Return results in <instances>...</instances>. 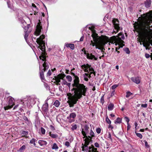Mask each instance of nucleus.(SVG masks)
<instances>
[{
	"mask_svg": "<svg viewBox=\"0 0 152 152\" xmlns=\"http://www.w3.org/2000/svg\"><path fill=\"white\" fill-rule=\"evenodd\" d=\"M144 142H145V146L147 148H149V146L148 145L147 142L146 140H144Z\"/></svg>",
	"mask_w": 152,
	"mask_h": 152,
	"instance_id": "obj_45",
	"label": "nucleus"
},
{
	"mask_svg": "<svg viewBox=\"0 0 152 152\" xmlns=\"http://www.w3.org/2000/svg\"><path fill=\"white\" fill-rule=\"evenodd\" d=\"M18 105H15L13 108V110H14L16 108H17V107H18Z\"/></svg>",
	"mask_w": 152,
	"mask_h": 152,
	"instance_id": "obj_60",
	"label": "nucleus"
},
{
	"mask_svg": "<svg viewBox=\"0 0 152 152\" xmlns=\"http://www.w3.org/2000/svg\"><path fill=\"white\" fill-rule=\"evenodd\" d=\"M119 86L118 84H115L111 87V89L113 90H114L117 87H118Z\"/></svg>",
	"mask_w": 152,
	"mask_h": 152,
	"instance_id": "obj_38",
	"label": "nucleus"
},
{
	"mask_svg": "<svg viewBox=\"0 0 152 152\" xmlns=\"http://www.w3.org/2000/svg\"><path fill=\"white\" fill-rule=\"evenodd\" d=\"M42 29V27L41 23L40 22V20H39V22L38 23L36 27V30L34 32L35 34L37 36L39 35L40 34Z\"/></svg>",
	"mask_w": 152,
	"mask_h": 152,
	"instance_id": "obj_9",
	"label": "nucleus"
},
{
	"mask_svg": "<svg viewBox=\"0 0 152 152\" xmlns=\"http://www.w3.org/2000/svg\"><path fill=\"white\" fill-rule=\"evenodd\" d=\"M58 147L56 143H54L52 147V149H53L57 150L58 149Z\"/></svg>",
	"mask_w": 152,
	"mask_h": 152,
	"instance_id": "obj_29",
	"label": "nucleus"
},
{
	"mask_svg": "<svg viewBox=\"0 0 152 152\" xmlns=\"http://www.w3.org/2000/svg\"><path fill=\"white\" fill-rule=\"evenodd\" d=\"M101 102L102 104L104 103V99H103V98H102V97L101 98Z\"/></svg>",
	"mask_w": 152,
	"mask_h": 152,
	"instance_id": "obj_54",
	"label": "nucleus"
},
{
	"mask_svg": "<svg viewBox=\"0 0 152 152\" xmlns=\"http://www.w3.org/2000/svg\"><path fill=\"white\" fill-rule=\"evenodd\" d=\"M124 118L125 119L127 123H129V118L126 117H124Z\"/></svg>",
	"mask_w": 152,
	"mask_h": 152,
	"instance_id": "obj_48",
	"label": "nucleus"
},
{
	"mask_svg": "<svg viewBox=\"0 0 152 152\" xmlns=\"http://www.w3.org/2000/svg\"><path fill=\"white\" fill-rule=\"evenodd\" d=\"M35 140H36L35 139H34V138H33L30 140V143L31 144H33L35 146L36 145V144L35 143Z\"/></svg>",
	"mask_w": 152,
	"mask_h": 152,
	"instance_id": "obj_34",
	"label": "nucleus"
},
{
	"mask_svg": "<svg viewBox=\"0 0 152 152\" xmlns=\"http://www.w3.org/2000/svg\"><path fill=\"white\" fill-rule=\"evenodd\" d=\"M45 38L44 35H42L38 39H37L36 42L38 44H41V43H42L43 41L42 40Z\"/></svg>",
	"mask_w": 152,
	"mask_h": 152,
	"instance_id": "obj_16",
	"label": "nucleus"
},
{
	"mask_svg": "<svg viewBox=\"0 0 152 152\" xmlns=\"http://www.w3.org/2000/svg\"><path fill=\"white\" fill-rule=\"evenodd\" d=\"M89 135L90 136L88 135V137L90 138L89 137H90L91 139V137H94V134L92 130L90 131V132L89 133Z\"/></svg>",
	"mask_w": 152,
	"mask_h": 152,
	"instance_id": "obj_27",
	"label": "nucleus"
},
{
	"mask_svg": "<svg viewBox=\"0 0 152 152\" xmlns=\"http://www.w3.org/2000/svg\"><path fill=\"white\" fill-rule=\"evenodd\" d=\"M89 152H98V151H97V149L96 148L93 147V148L89 151Z\"/></svg>",
	"mask_w": 152,
	"mask_h": 152,
	"instance_id": "obj_33",
	"label": "nucleus"
},
{
	"mask_svg": "<svg viewBox=\"0 0 152 152\" xmlns=\"http://www.w3.org/2000/svg\"><path fill=\"white\" fill-rule=\"evenodd\" d=\"M149 44L148 43V44L147 45H146V46L145 47V48H146V50L148 49V48L147 46H149Z\"/></svg>",
	"mask_w": 152,
	"mask_h": 152,
	"instance_id": "obj_64",
	"label": "nucleus"
},
{
	"mask_svg": "<svg viewBox=\"0 0 152 152\" xmlns=\"http://www.w3.org/2000/svg\"><path fill=\"white\" fill-rule=\"evenodd\" d=\"M89 127L87 125H85L84 128L83 129L82 133L84 136L83 138H86V137L88 138L86 136V134H88L89 132Z\"/></svg>",
	"mask_w": 152,
	"mask_h": 152,
	"instance_id": "obj_10",
	"label": "nucleus"
},
{
	"mask_svg": "<svg viewBox=\"0 0 152 152\" xmlns=\"http://www.w3.org/2000/svg\"><path fill=\"white\" fill-rule=\"evenodd\" d=\"M109 128H111V129H113V127L110 124L108 126Z\"/></svg>",
	"mask_w": 152,
	"mask_h": 152,
	"instance_id": "obj_59",
	"label": "nucleus"
},
{
	"mask_svg": "<svg viewBox=\"0 0 152 152\" xmlns=\"http://www.w3.org/2000/svg\"><path fill=\"white\" fill-rule=\"evenodd\" d=\"M148 105L147 104H142L141 105V107L144 108H146L147 107Z\"/></svg>",
	"mask_w": 152,
	"mask_h": 152,
	"instance_id": "obj_50",
	"label": "nucleus"
},
{
	"mask_svg": "<svg viewBox=\"0 0 152 152\" xmlns=\"http://www.w3.org/2000/svg\"><path fill=\"white\" fill-rule=\"evenodd\" d=\"M94 145L96 147H99V144L97 142L95 143L94 144Z\"/></svg>",
	"mask_w": 152,
	"mask_h": 152,
	"instance_id": "obj_52",
	"label": "nucleus"
},
{
	"mask_svg": "<svg viewBox=\"0 0 152 152\" xmlns=\"http://www.w3.org/2000/svg\"><path fill=\"white\" fill-rule=\"evenodd\" d=\"M66 78L69 82H71L72 80V77L70 75H67L66 76Z\"/></svg>",
	"mask_w": 152,
	"mask_h": 152,
	"instance_id": "obj_32",
	"label": "nucleus"
},
{
	"mask_svg": "<svg viewBox=\"0 0 152 152\" xmlns=\"http://www.w3.org/2000/svg\"><path fill=\"white\" fill-rule=\"evenodd\" d=\"M40 130L42 133V134H45V130L44 128H43L42 127H41V128Z\"/></svg>",
	"mask_w": 152,
	"mask_h": 152,
	"instance_id": "obj_36",
	"label": "nucleus"
},
{
	"mask_svg": "<svg viewBox=\"0 0 152 152\" xmlns=\"http://www.w3.org/2000/svg\"><path fill=\"white\" fill-rule=\"evenodd\" d=\"M25 148L26 146L24 145H23L20 148V150H23L25 149Z\"/></svg>",
	"mask_w": 152,
	"mask_h": 152,
	"instance_id": "obj_47",
	"label": "nucleus"
},
{
	"mask_svg": "<svg viewBox=\"0 0 152 152\" xmlns=\"http://www.w3.org/2000/svg\"><path fill=\"white\" fill-rule=\"evenodd\" d=\"M43 66L44 69L42 70V72H40V76L41 79H43L44 78V72H45L49 68V66L47 64L44 62L43 64Z\"/></svg>",
	"mask_w": 152,
	"mask_h": 152,
	"instance_id": "obj_11",
	"label": "nucleus"
},
{
	"mask_svg": "<svg viewBox=\"0 0 152 152\" xmlns=\"http://www.w3.org/2000/svg\"><path fill=\"white\" fill-rule=\"evenodd\" d=\"M66 46L67 48L69 47L72 50L74 49L75 48L74 45L73 44H66Z\"/></svg>",
	"mask_w": 152,
	"mask_h": 152,
	"instance_id": "obj_22",
	"label": "nucleus"
},
{
	"mask_svg": "<svg viewBox=\"0 0 152 152\" xmlns=\"http://www.w3.org/2000/svg\"><path fill=\"white\" fill-rule=\"evenodd\" d=\"M131 79L132 82L137 84H139L140 82V78L139 77H132Z\"/></svg>",
	"mask_w": 152,
	"mask_h": 152,
	"instance_id": "obj_15",
	"label": "nucleus"
},
{
	"mask_svg": "<svg viewBox=\"0 0 152 152\" xmlns=\"http://www.w3.org/2000/svg\"><path fill=\"white\" fill-rule=\"evenodd\" d=\"M110 116L111 117H113L115 116V115L114 114H110Z\"/></svg>",
	"mask_w": 152,
	"mask_h": 152,
	"instance_id": "obj_63",
	"label": "nucleus"
},
{
	"mask_svg": "<svg viewBox=\"0 0 152 152\" xmlns=\"http://www.w3.org/2000/svg\"><path fill=\"white\" fill-rule=\"evenodd\" d=\"M124 51L126 52L127 54H129L130 53V51L128 48H126L124 49Z\"/></svg>",
	"mask_w": 152,
	"mask_h": 152,
	"instance_id": "obj_37",
	"label": "nucleus"
},
{
	"mask_svg": "<svg viewBox=\"0 0 152 152\" xmlns=\"http://www.w3.org/2000/svg\"><path fill=\"white\" fill-rule=\"evenodd\" d=\"M94 29L92 30V34L91 36L93 39V41H91L90 45L93 46H95V48L101 50L102 52H104L105 49L103 47L107 42H110L109 39L103 37H99L98 34L96 33Z\"/></svg>",
	"mask_w": 152,
	"mask_h": 152,
	"instance_id": "obj_3",
	"label": "nucleus"
},
{
	"mask_svg": "<svg viewBox=\"0 0 152 152\" xmlns=\"http://www.w3.org/2000/svg\"><path fill=\"white\" fill-rule=\"evenodd\" d=\"M106 122L109 124H110L111 123V121L108 118V117L107 116L106 118Z\"/></svg>",
	"mask_w": 152,
	"mask_h": 152,
	"instance_id": "obj_39",
	"label": "nucleus"
},
{
	"mask_svg": "<svg viewBox=\"0 0 152 152\" xmlns=\"http://www.w3.org/2000/svg\"><path fill=\"white\" fill-rule=\"evenodd\" d=\"M65 75L64 74H59L56 77H57L58 78L60 79H62L63 80H64L63 79L65 77Z\"/></svg>",
	"mask_w": 152,
	"mask_h": 152,
	"instance_id": "obj_23",
	"label": "nucleus"
},
{
	"mask_svg": "<svg viewBox=\"0 0 152 152\" xmlns=\"http://www.w3.org/2000/svg\"><path fill=\"white\" fill-rule=\"evenodd\" d=\"M145 130L144 129H140V131L141 132H144Z\"/></svg>",
	"mask_w": 152,
	"mask_h": 152,
	"instance_id": "obj_62",
	"label": "nucleus"
},
{
	"mask_svg": "<svg viewBox=\"0 0 152 152\" xmlns=\"http://www.w3.org/2000/svg\"><path fill=\"white\" fill-rule=\"evenodd\" d=\"M137 135L138 137H139L140 139L142 138V135L140 133H137L136 134Z\"/></svg>",
	"mask_w": 152,
	"mask_h": 152,
	"instance_id": "obj_46",
	"label": "nucleus"
},
{
	"mask_svg": "<svg viewBox=\"0 0 152 152\" xmlns=\"http://www.w3.org/2000/svg\"><path fill=\"white\" fill-rule=\"evenodd\" d=\"M62 85H66L69 87H70L71 86V83H68L65 80H63L61 83Z\"/></svg>",
	"mask_w": 152,
	"mask_h": 152,
	"instance_id": "obj_21",
	"label": "nucleus"
},
{
	"mask_svg": "<svg viewBox=\"0 0 152 152\" xmlns=\"http://www.w3.org/2000/svg\"><path fill=\"white\" fill-rule=\"evenodd\" d=\"M77 128V125L75 124H74L72 125V126L71 129L72 130H73L76 129Z\"/></svg>",
	"mask_w": 152,
	"mask_h": 152,
	"instance_id": "obj_40",
	"label": "nucleus"
},
{
	"mask_svg": "<svg viewBox=\"0 0 152 152\" xmlns=\"http://www.w3.org/2000/svg\"><path fill=\"white\" fill-rule=\"evenodd\" d=\"M81 67L84 71L85 72H87L90 74L93 73L95 75V72L94 71V70L91 67V65L88 64H84L81 66Z\"/></svg>",
	"mask_w": 152,
	"mask_h": 152,
	"instance_id": "obj_6",
	"label": "nucleus"
},
{
	"mask_svg": "<svg viewBox=\"0 0 152 152\" xmlns=\"http://www.w3.org/2000/svg\"><path fill=\"white\" fill-rule=\"evenodd\" d=\"M28 34L27 33V32H26L25 33V35H24V38H25V39L26 40L27 39V37H28Z\"/></svg>",
	"mask_w": 152,
	"mask_h": 152,
	"instance_id": "obj_41",
	"label": "nucleus"
},
{
	"mask_svg": "<svg viewBox=\"0 0 152 152\" xmlns=\"http://www.w3.org/2000/svg\"><path fill=\"white\" fill-rule=\"evenodd\" d=\"M65 145L67 147H68L70 145V143L68 141H66L65 142Z\"/></svg>",
	"mask_w": 152,
	"mask_h": 152,
	"instance_id": "obj_44",
	"label": "nucleus"
},
{
	"mask_svg": "<svg viewBox=\"0 0 152 152\" xmlns=\"http://www.w3.org/2000/svg\"><path fill=\"white\" fill-rule=\"evenodd\" d=\"M84 37L83 36L80 39V41H82L83 40Z\"/></svg>",
	"mask_w": 152,
	"mask_h": 152,
	"instance_id": "obj_58",
	"label": "nucleus"
},
{
	"mask_svg": "<svg viewBox=\"0 0 152 152\" xmlns=\"http://www.w3.org/2000/svg\"><path fill=\"white\" fill-rule=\"evenodd\" d=\"M145 56L146 58H148L150 57V55L148 53H145Z\"/></svg>",
	"mask_w": 152,
	"mask_h": 152,
	"instance_id": "obj_51",
	"label": "nucleus"
},
{
	"mask_svg": "<svg viewBox=\"0 0 152 152\" xmlns=\"http://www.w3.org/2000/svg\"><path fill=\"white\" fill-rule=\"evenodd\" d=\"M125 38L124 34L122 33H119L118 34V37L113 36L111 37V41L109 43L110 45V43L113 44V42L115 43V44H118L120 45L121 48H122L123 46H124L123 43L124 41L122 39H124Z\"/></svg>",
	"mask_w": 152,
	"mask_h": 152,
	"instance_id": "obj_4",
	"label": "nucleus"
},
{
	"mask_svg": "<svg viewBox=\"0 0 152 152\" xmlns=\"http://www.w3.org/2000/svg\"><path fill=\"white\" fill-rule=\"evenodd\" d=\"M114 107L113 104L110 103L109 104L108 106V109L109 110H113Z\"/></svg>",
	"mask_w": 152,
	"mask_h": 152,
	"instance_id": "obj_26",
	"label": "nucleus"
},
{
	"mask_svg": "<svg viewBox=\"0 0 152 152\" xmlns=\"http://www.w3.org/2000/svg\"><path fill=\"white\" fill-rule=\"evenodd\" d=\"M132 93H131L130 92L127 91L126 92V97L127 98L129 97L131 95H132Z\"/></svg>",
	"mask_w": 152,
	"mask_h": 152,
	"instance_id": "obj_35",
	"label": "nucleus"
},
{
	"mask_svg": "<svg viewBox=\"0 0 152 152\" xmlns=\"http://www.w3.org/2000/svg\"><path fill=\"white\" fill-rule=\"evenodd\" d=\"M28 134V131H23L21 133V134L23 136H26Z\"/></svg>",
	"mask_w": 152,
	"mask_h": 152,
	"instance_id": "obj_31",
	"label": "nucleus"
},
{
	"mask_svg": "<svg viewBox=\"0 0 152 152\" xmlns=\"http://www.w3.org/2000/svg\"><path fill=\"white\" fill-rule=\"evenodd\" d=\"M101 131V129L99 128H97L96 129V132L98 134H99L100 133Z\"/></svg>",
	"mask_w": 152,
	"mask_h": 152,
	"instance_id": "obj_43",
	"label": "nucleus"
},
{
	"mask_svg": "<svg viewBox=\"0 0 152 152\" xmlns=\"http://www.w3.org/2000/svg\"><path fill=\"white\" fill-rule=\"evenodd\" d=\"M51 75V72L50 70H49L47 73V75L48 76H50Z\"/></svg>",
	"mask_w": 152,
	"mask_h": 152,
	"instance_id": "obj_49",
	"label": "nucleus"
},
{
	"mask_svg": "<svg viewBox=\"0 0 152 152\" xmlns=\"http://www.w3.org/2000/svg\"><path fill=\"white\" fill-rule=\"evenodd\" d=\"M108 138L109 139H110L111 141H112V138L111 137V133L110 132H108Z\"/></svg>",
	"mask_w": 152,
	"mask_h": 152,
	"instance_id": "obj_42",
	"label": "nucleus"
},
{
	"mask_svg": "<svg viewBox=\"0 0 152 152\" xmlns=\"http://www.w3.org/2000/svg\"><path fill=\"white\" fill-rule=\"evenodd\" d=\"M48 105L47 101H45V104L43 105L42 107V110L43 112L47 114L48 111Z\"/></svg>",
	"mask_w": 152,
	"mask_h": 152,
	"instance_id": "obj_14",
	"label": "nucleus"
},
{
	"mask_svg": "<svg viewBox=\"0 0 152 152\" xmlns=\"http://www.w3.org/2000/svg\"><path fill=\"white\" fill-rule=\"evenodd\" d=\"M84 53L86 55V58L88 59L94 60H97V58L92 53H87L86 51H84Z\"/></svg>",
	"mask_w": 152,
	"mask_h": 152,
	"instance_id": "obj_13",
	"label": "nucleus"
},
{
	"mask_svg": "<svg viewBox=\"0 0 152 152\" xmlns=\"http://www.w3.org/2000/svg\"><path fill=\"white\" fill-rule=\"evenodd\" d=\"M90 138H89L86 137L84 140L85 141L84 143L82 144V151H88L89 152V151L91 150L93 148V147H94L93 146H92V147L90 146L88 147V145L90 141L91 140V139L90 137H89Z\"/></svg>",
	"mask_w": 152,
	"mask_h": 152,
	"instance_id": "obj_5",
	"label": "nucleus"
},
{
	"mask_svg": "<svg viewBox=\"0 0 152 152\" xmlns=\"http://www.w3.org/2000/svg\"><path fill=\"white\" fill-rule=\"evenodd\" d=\"M150 4V3H145V5L147 7H149Z\"/></svg>",
	"mask_w": 152,
	"mask_h": 152,
	"instance_id": "obj_55",
	"label": "nucleus"
},
{
	"mask_svg": "<svg viewBox=\"0 0 152 152\" xmlns=\"http://www.w3.org/2000/svg\"><path fill=\"white\" fill-rule=\"evenodd\" d=\"M55 83L56 85H60V83H59L61 82L60 79L58 78L57 77H55Z\"/></svg>",
	"mask_w": 152,
	"mask_h": 152,
	"instance_id": "obj_24",
	"label": "nucleus"
},
{
	"mask_svg": "<svg viewBox=\"0 0 152 152\" xmlns=\"http://www.w3.org/2000/svg\"><path fill=\"white\" fill-rule=\"evenodd\" d=\"M60 104V102L58 100H56L53 103V105L56 107L59 106Z\"/></svg>",
	"mask_w": 152,
	"mask_h": 152,
	"instance_id": "obj_25",
	"label": "nucleus"
},
{
	"mask_svg": "<svg viewBox=\"0 0 152 152\" xmlns=\"http://www.w3.org/2000/svg\"><path fill=\"white\" fill-rule=\"evenodd\" d=\"M39 46V48L42 51V54H43L42 56H39V58L40 59H42L43 61H45L46 59V57L45 56V44L42 43H41V44H38Z\"/></svg>",
	"mask_w": 152,
	"mask_h": 152,
	"instance_id": "obj_7",
	"label": "nucleus"
},
{
	"mask_svg": "<svg viewBox=\"0 0 152 152\" xmlns=\"http://www.w3.org/2000/svg\"><path fill=\"white\" fill-rule=\"evenodd\" d=\"M32 7H34V8H37V7L35 5V4L33 3L32 4Z\"/></svg>",
	"mask_w": 152,
	"mask_h": 152,
	"instance_id": "obj_57",
	"label": "nucleus"
},
{
	"mask_svg": "<svg viewBox=\"0 0 152 152\" xmlns=\"http://www.w3.org/2000/svg\"><path fill=\"white\" fill-rule=\"evenodd\" d=\"M113 22L115 28V30L114 31V32L115 33H116L120 29L119 22L118 20L116 19H114L113 20Z\"/></svg>",
	"mask_w": 152,
	"mask_h": 152,
	"instance_id": "obj_8",
	"label": "nucleus"
},
{
	"mask_svg": "<svg viewBox=\"0 0 152 152\" xmlns=\"http://www.w3.org/2000/svg\"><path fill=\"white\" fill-rule=\"evenodd\" d=\"M13 99L12 97H10L9 98V105L8 106L4 107V108L5 110H7L9 109H11L12 107L14 105L13 102Z\"/></svg>",
	"mask_w": 152,
	"mask_h": 152,
	"instance_id": "obj_12",
	"label": "nucleus"
},
{
	"mask_svg": "<svg viewBox=\"0 0 152 152\" xmlns=\"http://www.w3.org/2000/svg\"><path fill=\"white\" fill-rule=\"evenodd\" d=\"M115 90H113L111 93V96H112L114 95Z\"/></svg>",
	"mask_w": 152,
	"mask_h": 152,
	"instance_id": "obj_56",
	"label": "nucleus"
},
{
	"mask_svg": "<svg viewBox=\"0 0 152 152\" xmlns=\"http://www.w3.org/2000/svg\"><path fill=\"white\" fill-rule=\"evenodd\" d=\"M49 135L53 138H56L58 137V135L56 134H51V132H49Z\"/></svg>",
	"mask_w": 152,
	"mask_h": 152,
	"instance_id": "obj_30",
	"label": "nucleus"
},
{
	"mask_svg": "<svg viewBox=\"0 0 152 152\" xmlns=\"http://www.w3.org/2000/svg\"><path fill=\"white\" fill-rule=\"evenodd\" d=\"M121 122V119L119 118H118L115 121V123L116 124H120Z\"/></svg>",
	"mask_w": 152,
	"mask_h": 152,
	"instance_id": "obj_28",
	"label": "nucleus"
},
{
	"mask_svg": "<svg viewBox=\"0 0 152 152\" xmlns=\"http://www.w3.org/2000/svg\"><path fill=\"white\" fill-rule=\"evenodd\" d=\"M131 128V126L129 124V123H127V130H129Z\"/></svg>",
	"mask_w": 152,
	"mask_h": 152,
	"instance_id": "obj_53",
	"label": "nucleus"
},
{
	"mask_svg": "<svg viewBox=\"0 0 152 152\" xmlns=\"http://www.w3.org/2000/svg\"><path fill=\"white\" fill-rule=\"evenodd\" d=\"M27 102L29 104L31 105L32 104H34L36 102L34 98L32 97H29L28 98L27 100Z\"/></svg>",
	"mask_w": 152,
	"mask_h": 152,
	"instance_id": "obj_17",
	"label": "nucleus"
},
{
	"mask_svg": "<svg viewBox=\"0 0 152 152\" xmlns=\"http://www.w3.org/2000/svg\"><path fill=\"white\" fill-rule=\"evenodd\" d=\"M137 125H138L137 124V123L136 122H135L134 123V125H135V128L137 126Z\"/></svg>",
	"mask_w": 152,
	"mask_h": 152,
	"instance_id": "obj_61",
	"label": "nucleus"
},
{
	"mask_svg": "<svg viewBox=\"0 0 152 152\" xmlns=\"http://www.w3.org/2000/svg\"><path fill=\"white\" fill-rule=\"evenodd\" d=\"M75 77L74 83L72 84L73 88L71 89L72 93H69L67 94L68 103L70 107H72L77 101L82 97V95L86 96L87 88L83 84L79 83V77L75 74L72 73Z\"/></svg>",
	"mask_w": 152,
	"mask_h": 152,
	"instance_id": "obj_2",
	"label": "nucleus"
},
{
	"mask_svg": "<svg viewBox=\"0 0 152 152\" xmlns=\"http://www.w3.org/2000/svg\"><path fill=\"white\" fill-rule=\"evenodd\" d=\"M38 143L41 145L43 146L47 144V142L46 141L42 140H39L38 142Z\"/></svg>",
	"mask_w": 152,
	"mask_h": 152,
	"instance_id": "obj_20",
	"label": "nucleus"
},
{
	"mask_svg": "<svg viewBox=\"0 0 152 152\" xmlns=\"http://www.w3.org/2000/svg\"><path fill=\"white\" fill-rule=\"evenodd\" d=\"M142 20L134 27L137 30L140 36V44L145 47L152 38V12L142 15Z\"/></svg>",
	"mask_w": 152,
	"mask_h": 152,
	"instance_id": "obj_1",
	"label": "nucleus"
},
{
	"mask_svg": "<svg viewBox=\"0 0 152 152\" xmlns=\"http://www.w3.org/2000/svg\"><path fill=\"white\" fill-rule=\"evenodd\" d=\"M76 115L75 113H73L70 114L67 117V118L69 119L71 118L74 119L75 118Z\"/></svg>",
	"mask_w": 152,
	"mask_h": 152,
	"instance_id": "obj_19",
	"label": "nucleus"
},
{
	"mask_svg": "<svg viewBox=\"0 0 152 152\" xmlns=\"http://www.w3.org/2000/svg\"><path fill=\"white\" fill-rule=\"evenodd\" d=\"M91 74L88 73H85L84 74V80L86 81H88V78H90L91 77Z\"/></svg>",
	"mask_w": 152,
	"mask_h": 152,
	"instance_id": "obj_18",
	"label": "nucleus"
}]
</instances>
